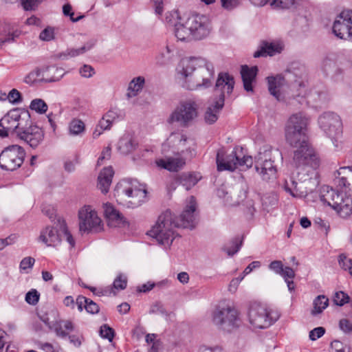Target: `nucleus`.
Instances as JSON below:
<instances>
[{
    "mask_svg": "<svg viewBox=\"0 0 352 352\" xmlns=\"http://www.w3.org/2000/svg\"><path fill=\"white\" fill-rule=\"evenodd\" d=\"M179 72L186 78V87L189 89L208 87L214 76L213 64L202 57L183 58L180 62Z\"/></svg>",
    "mask_w": 352,
    "mask_h": 352,
    "instance_id": "1",
    "label": "nucleus"
},
{
    "mask_svg": "<svg viewBox=\"0 0 352 352\" xmlns=\"http://www.w3.org/2000/svg\"><path fill=\"white\" fill-rule=\"evenodd\" d=\"M117 201L128 208H136L145 201L146 186L137 179L126 178L119 182L115 188Z\"/></svg>",
    "mask_w": 352,
    "mask_h": 352,
    "instance_id": "2",
    "label": "nucleus"
},
{
    "mask_svg": "<svg viewBox=\"0 0 352 352\" xmlns=\"http://www.w3.org/2000/svg\"><path fill=\"white\" fill-rule=\"evenodd\" d=\"M212 30L209 18L204 14H192L184 24L177 25L176 38L182 41L201 40L207 37Z\"/></svg>",
    "mask_w": 352,
    "mask_h": 352,
    "instance_id": "3",
    "label": "nucleus"
},
{
    "mask_svg": "<svg viewBox=\"0 0 352 352\" xmlns=\"http://www.w3.org/2000/svg\"><path fill=\"white\" fill-rule=\"evenodd\" d=\"M234 85V80L232 76L228 73L219 74L214 89L217 98L208 105L204 114V120L206 123L212 124L218 120L219 112L224 105L225 93L231 94Z\"/></svg>",
    "mask_w": 352,
    "mask_h": 352,
    "instance_id": "4",
    "label": "nucleus"
},
{
    "mask_svg": "<svg viewBox=\"0 0 352 352\" xmlns=\"http://www.w3.org/2000/svg\"><path fill=\"white\" fill-rule=\"evenodd\" d=\"M218 171H234L236 168L245 170L252 166L251 156L244 155L241 148L236 147L230 154L226 155L224 148L218 150L216 157Z\"/></svg>",
    "mask_w": 352,
    "mask_h": 352,
    "instance_id": "5",
    "label": "nucleus"
},
{
    "mask_svg": "<svg viewBox=\"0 0 352 352\" xmlns=\"http://www.w3.org/2000/svg\"><path fill=\"white\" fill-rule=\"evenodd\" d=\"M175 217L169 210H166L158 217L157 221L148 234L164 246H170L175 239Z\"/></svg>",
    "mask_w": 352,
    "mask_h": 352,
    "instance_id": "6",
    "label": "nucleus"
},
{
    "mask_svg": "<svg viewBox=\"0 0 352 352\" xmlns=\"http://www.w3.org/2000/svg\"><path fill=\"white\" fill-rule=\"evenodd\" d=\"M293 147V155L292 165L297 168L311 167L317 168L320 164V160L313 148L310 146L307 140H300Z\"/></svg>",
    "mask_w": 352,
    "mask_h": 352,
    "instance_id": "7",
    "label": "nucleus"
},
{
    "mask_svg": "<svg viewBox=\"0 0 352 352\" xmlns=\"http://www.w3.org/2000/svg\"><path fill=\"white\" fill-rule=\"evenodd\" d=\"M309 118L302 112L293 113L289 118L285 129V139L289 145H295L302 140H307L306 135Z\"/></svg>",
    "mask_w": 352,
    "mask_h": 352,
    "instance_id": "8",
    "label": "nucleus"
},
{
    "mask_svg": "<svg viewBox=\"0 0 352 352\" xmlns=\"http://www.w3.org/2000/svg\"><path fill=\"white\" fill-rule=\"evenodd\" d=\"M30 120V114L28 111L20 109H14L8 112L0 120V137L6 138L10 134L16 133L22 131L25 125L24 122Z\"/></svg>",
    "mask_w": 352,
    "mask_h": 352,
    "instance_id": "9",
    "label": "nucleus"
},
{
    "mask_svg": "<svg viewBox=\"0 0 352 352\" xmlns=\"http://www.w3.org/2000/svg\"><path fill=\"white\" fill-rule=\"evenodd\" d=\"M248 316L250 324L256 329L267 328L279 318L276 312L256 303L250 305Z\"/></svg>",
    "mask_w": 352,
    "mask_h": 352,
    "instance_id": "10",
    "label": "nucleus"
},
{
    "mask_svg": "<svg viewBox=\"0 0 352 352\" xmlns=\"http://www.w3.org/2000/svg\"><path fill=\"white\" fill-rule=\"evenodd\" d=\"M320 128L329 137L334 146L338 147V143L342 136V122L340 117L333 112H325L318 118Z\"/></svg>",
    "mask_w": 352,
    "mask_h": 352,
    "instance_id": "11",
    "label": "nucleus"
},
{
    "mask_svg": "<svg viewBox=\"0 0 352 352\" xmlns=\"http://www.w3.org/2000/svg\"><path fill=\"white\" fill-rule=\"evenodd\" d=\"M198 106L191 100L182 101L170 115L168 122H178L182 126H188L198 115Z\"/></svg>",
    "mask_w": 352,
    "mask_h": 352,
    "instance_id": "12",
    "label": "nucleus"
},
{
    "mask_svg": "<svg viewBox=\"0 0 352 352\" xmlns=\"http://www.w3.org/2000/svg\"><path fill=\"white\" fill-rule=\"evenodd\" d=\"M25 157L23 147L16 144L8 146L0 153V167L6 170H15L23 164Z\"/></svg>",
    "mask_w": 352,
    "mask_h": 352,
    "instance_id": "13",
    "label": "nucleus"
},
{
    "mask_svg": "<svg viewBox=\"0 0 352 352\" xmlns=\"http://www.w3.org/2000/svg\"><path fill=\"white\" fill-rule=\"evenodd\" d=\"M248 186L243 180H239L228 187H221L217 190V195L224 200L226 204L232 206L239 205L247 196Z\"/></svg>",
    "mask_w": 352,
    "mask_h": 352,
    "instance_id": "14",
    "label": "nucleus"
},
{
    "mask_svg": "<svg viewBox=\"0 0 352 352\" xmlns=\"http://www.w3.org/2000/svg\"><path fill=\"white\" fill-rule=\"evenodd\" d=\"M212 322L223 328L238 327L241 324L237 309L230 305L218 306L212 313Z\"/></svg>",
    "mask_w": 352,
    "mask_h": 352,
    "instance_id": "15",
    "label": "nucleus"
},
{
    "mask_svg": "<svg viewBox=\"0 0 352 352\" xmlns=\"http://www.w3.org/2000/svg\"><path fill=\"white\" fill-rule=\"evenodd\" d=\"M78 219L80 232H98L102 230V221L90 206H85L79 210Z\"/></svg>",
    "mask_w": 352,
    "mask_h": 352,
    "instance_id": "16",
    "label": "nucleus"
},
{
    "mask_svg": "<svg viewBox=\"0 0 352 352\" xmlns=\"http://www.w3.org/2000/svg\"><path fill=\"white\" fill-rule=\"evenodd\" d=\"M64 75L63 69L56 66H48L37 69L25 77V82H52L59 80Z\"/></svg>",
    "mask_w": 352,
    "mask_h": 352,
    "instance_id": "17",
    "label": "nucleus"
},
{
    "mask_svg": "<svg viewBox=\"0 0 352 352\" xmlns=\"http://www.w3.org/2000/svg\"><path fill=\"white\" fill-rule=\"evenodd\" d=\"M271 151L265 149L263 153L260 152L256 157L255 169L265 181L275 177L276 168L274 162L270 159Z\"/></svg>",
    "mask_w": 352,
    "mask_h": 352,
    "instance_id": "18",
    "label": "nucleus"
},
{
    "mask_svg": "<svg viewBox=\"0 0 352 352\" xmlns=\"http://www.w3.org/2000/svg\"><path fill=\"white\" fill-rule=\"evenodd\" d=\"M195 211V199L194 197H190L188 204L179 217L177 219H175V226L193 229L197 223Z\"/></svg>",
    "mask_w": 352,
    "mask_h": 352,
    "instance_id": "19",
    "label": "nucleus"
},
{
    "mask_svg": "<svg viewBox=\"0 0 352 352\" xmlns=\"http://www.w3.org/2000/svg\"><path fill=\"white\" fill-rule=\"evenodd\" d=\"M44 135L43 131L36 125L28 127L25 124L22 131H19L17 133V137L32 148H36L43 142Z\"/></svg>",
    "mask_w": 352,
    "mask_h": 352,
    "instance_id": "20",
    "label": "nucleus"
},
{
    "mask_svg": "<svg viewBox=\"0 0 352 352\" xmlns=\"http://www.w3.org/2000/svg\"><path fill=\"white\" fill-rule=\"evenodd\" d=\"M334 205H331L339 215L343 218L347 217L352 213V198L343 192H340L333 198Z\"/></svg>",
    "mask_w": 352,
    "mask_h": 352,
    "instance_id": "21",
    "label": "nucleus"
},
{
    "mask_svg": "<svg viewBox=\"0 0 352 352\" xmlns=\"http://www.w3.org/2000/svg\"><path fill=\"white\" fill-rule=\"evenodd\" d=\"M57 228L47 226L41 230L38 241L45 244L47 246L56 247L60 244L62 240V234Z\"/></svg>",
    "mask_w": 352,
    "mask_h": 352,
    "instance_id": "22",
    "label": "nucleus"
},
{
    "mask_svg": "<svg viewBox=\"0 0 352 352\" xmlns=\"http://www.w3.org/2000/svg\"><path fill=\"white\" fill-rule=\"evenodd\" d=\"M258 67L256 66L248 67L242 65L241 67V75L243 80V88L246 91H254L253 85L256 82Z\"/></svg>",
    "mask_w": 352,
    "mask_h": 352,
    "instance_id": "23",
    "label": "nucleus"
},
{
    "mask_svg": "<svg viewBox=\"0 0 352 352\" xmlns=\"http://www.w3.org/2000/svg\"><path fill=\"white\" fill-rule=\"evenodd\" d=\"M138 143L131 133L124 134L118 141V151L120 154L127 155L137 149Z\"/></svg>",
    "mask_w": 352,
    "mask_h": 352,
    "instance_id": "24",
    "label": "nucleus"
},
{
    "mask_svg": "<svg viewBox=\"0 0 352 352\" xmlns=\"http://www.w3.org/2000/svg\"><path fill=\"white\" fill-rule=\"evenodd\" d=\"M345 14L344 10L337 16L333 25V32L338 38L342 39L350 40V35L348 29V24L346 22Z\"/></svg>",
    "mask_w": 352,
    "mask_h": 352,
    "instance_id": "25",
    "label": "nucleus"
},
{
    "mask_svg": "<svg viewBox=\"0 0 352 352\" xmlns=\"http://www.w3.org/2000/svg\"><path fill=\"white\" fill-rule=\"evenodd\" d=\"M113 175L114 171L111 166L105 167L100 171L98 177V188L103 194L108 192Z\"/></svg>",
    "mask_w": 352,
    "mask_h": 352,
    "instance_id": "26",
    "label": "nucleus"
},
{
    "mask_svg": "<svg viewBox=\"0 0 352 352\" xmlns=\"http://www.w3.org/2000/svg\"><path fill=\"white\" fill-rule=\"evenodd\" d=\"M113 175L114 171L111 166L105 167L100 171L98 177V188L103 194L108 192Z\"/></svg>",
    "mask_w": 352,
    "mask_h": 352,
    "instance_id": "27",
    "label": "nucleus"
},
{
    "mask_svg": "<svg viewBox=\"0 0 352 352\" xmlns=\"http://www.w3.org/2000/svg\"><path fill=\"white\" fill-rule=\"evenodd\" d=\"M186 135L180 133H173L167 138L166 142L162 144V150L164 153L169 152L170 148L172 151L181 149V144L184 142Z\"/></svg>",
    "mask_w": 352,
    "mask_h": 352,
    "instance_id": "28",
    "label": "nucleus"
},
{
    "mask_svg": "<svg viewBox=\"0 0 352 352\" xmlns=\"http://www.w3.org/2000/svg\"><path fill=\"white\" fill-rule=\"evenodd\" d=\"M268 84V90L271 95L275 98L280 101L283 99L280 89L284 84L285 79L281 76H270L267 78Z\"/></svg>",
    "mask_w": 352,
    "mask_h": 352,
    "instance_id": "29",
    "label": "nucleus"
},
{
    "mask_svg": "<svg viewBox=\"0 0 352 352\" xmlns=\"http://www.w3.org/2000/svg\"><path fill=\"white\" fill-rule=\"evenodd\" d=\"M185 163V160L183 157H168L167 159H160L156 162L157 166L169 171H178L184 166Z\"/></svg>",
    "mask_w": 352,
    "mask_h": 352,
    "instance_id": "30",
    "label": "nucleus"
},
{
    "mask_svg": "<svg viewBox=\"0 0 352 352\" xmlns=\"http://www.w3.org/2000/svg\"><path fill=\"white\" fill-rule=\"evenodd\" d=\"M199 179V176L191 173H183L177 175L175 178V183L178 185H182L187 190L194 186Z\"/></svg>",
    "mask_w": 352,
    "mask_h": 352,
    "instance_id": "31",
    "label": "nucleus"
},
{
    "mask_svg": "<svg viewBox=\"0 0 352 352\" xmlns=\"http://www.w3.org/2000/svg\"><path fill=\"white\" fill-rule=\"evenodd\" d=\"M269 269L273 271L275 274L280 275L283 278L287 277H295V270L290 267H284L281 261H272L269 266Z\"/></svg>",
    "mask_w": 352,
    "mask_h": 352,
    "instance_id": "32",
    "label": "nucleus"
},
{
    "mask_svg": "<svg viewBox=\"0 0 352 352\" xmlns=\"http://www.w3.org/2000/svg\"><path fill=\"white\" fill-rule=\"evenodd\" d=\"M283 186L285 191L294 197L301 198L307 195V192L302 190L300 186H298V182L292 176L285 179Z\"/></svg>",
    "mask_w": 352,
    "mask_h": 352,
    "instance_id": "33",
    "label": "nucleus"
},
{
    "mask_svg": "<svg viewBox=\"0 0 352 352\" xmlns=\"http://www.w3.org/2000/svg\"><path fill=\"white\" fill-rule=\"evenodd\" d=\"M145 85V78L143 76L133 78L129 82L128 87L127 97L133 98L138 95Z\"/></svg>",
    "mask_w": 352,
    "mask_h": 352,
    "instance_id": "34",
    "label": "nucleus"
},
{
    "mask_svg": "<svg viewBox=\"0 0 352 352\" xmlns=\"http://www.w3.org/2000/svg\"><path fill=\"white\" fill-rule=\"evenodd\" d=\"M94 45V43L89 42L85 43L82 47L78 49H67L65 52L59 54L58 58L62 60H67L69 58L83 54L86 52L90 50L93 47Z\"/></svg>",
    "mask_w": 352,
    "mask_h": 352,
    "instance_id": "35",
    "label": "nucleus"
},
{
    "mask_svg": "<svg viewBox=\"0 0 352 352\" xmlns=\"http://www.w3.org/2000/svg\"><path fill=\"white\" fill-rule=\"evenodd\" d=\"M281 47L278 44L273 43H264L261 49L254 52V56L258 58L261 56H273L276 52H280Z\"/></svg>",
    "mask_w": 352,
    "mask_h": 352,
    "instance_id": "36",
    "label": "nucleus"
},
{
    "mask_svg": "<svg viewBox=\"0 0 352 352\" xmlns=\"http://www.w3.org/2000/svg\"><path fill=\"white\" fill-rule=\"evenodd\" d=\"M56 335L61 338H65L68 336V333L66 331H72L74 329V325L70 320H62L56 322L52 327Z\"/></svg>",
    "mask_w": 352,
    "mask_h": 352,
    "instance_id": "37",
    "label": "nucleus"
},
{
    "mask_svg": "<svg viewBox=\"0 0 352 352\" xmlns=\"http://www.w3.org/2000/svg\"><path fill=\"white\" fill-rule=\"evenodd\" d=\"M186 19L182 18L177 10H173L166 13L165 21L166 23L174 26V33L176 36L177 25L184 24Z\"/></svg>",
    "mask_w": 352,
    "mask_h": 352,
    "instance_id": "38",
    "label": "nucleus"
},
{
    "mask_svg": "<svg viewBox=\"0 0 352 352\" xmlns=\"http://www.w3.org/2000/svg\"><path fill=\"white\" fill-rule=\"evenodd\" d=\"M329 305V299L324 295L318 296L313 302V309L311 313L313 316L321 314Z\"/></svg>",
    "mask_w": 352,
    "mask_h": 352,
    "instance_id": "39",
    "label": "nucleus"
},
{
    "mask_svg": "<svg viewBox=\"0 0 352 352\" xmlns=\"http://www.w3.org/2000/svg\"><path fill=\"white\" fill-rule=\"evenodd\" d=\"M192 143L188 142V138L186 136L184 138V142L181 144L182 148L177 149V151H171V152L174 155L184 156L186 157H192L195 155V148L192 146Z\"/></svg>",
    "mask_w": 352,
    "mask_h": 352,
    "instance_id": "40",
    "label": "nucleus"
},
{
    "mask_svg": "<svg viewBox=\"0 0 352 352\" xmlns=\"http://www.w3.org/2000/svg\"><path fill=\"white\" fill-rule=\"evenodd\" d=\"M337 186L340 187L344 194L352 193V174L350 173L349 176L338 177L336 179Z\"/></svg>",
    "mask_w": 352,
    "mask_h": 352,
    "instance_id": "41",
    "label": "nucleus"
},
{
    "mask_svg": "<svg viewBox=\"0 0 352 352\" xmlns=\"http://www.w3.org/2000/svg\"><path fill=\"white\" fill-rule=\"evenodd\" d=\"M339 191L333 188H329L328 186L323 188L320 195V200L327 204L328 206L334 205L333 198L338 193Z\"/></svg>",
    "mask_w": 352,
    "mask_h": 352,
    "instance_id": "42",
    "label": "nucleus"
},
{
    "mask_svg": "<svg viewBox=\"0 0 352 352\" xmlns=\"http://www.w3.org/2000/svg\"><path fill=\"white\" fill-rule=\"evenodd\" d=\"M85 126L84 122L78 119L72 120L69 124V132L72 135H79L84 133Z\"/></svg>",
    "mask_w": 352,
    "mask_h": 352,
    "instance_id": "43",
    "label": "nucleus"
},
{
    "mask_svg": "<svg viewBox=\"0 0 352 352\" xmlns=\"http://www.w3.org/2000/svg\"><path fill=\"white\" fill-rule=\"evenodd\" d=\"M241 245L242 241L239 238H235L230 244L224 246L223 250L226 252L228 255L233 256L240 250Z\"/></svg>",
    "mask_w": 352,
    "mask_h": 352,
    "instance_id": "44",
    "label": "nucleus"
},
{
    "mask_svg": "<svg viewBox=\"0 0 352 352\" xmlns=\"http://www.w3.org/2000/svg\"><path fill=\"white\" fill-rule=\"evenodd\" d=\"M30 108L38 113H44L47 111V104L45 101L40 98L34 99L32 100Z\"/></svg>",
    "mask_w": 352,
    "mask_h": 352,
    "instance_id": "45",
    "label": "nucleus"
},
{
    "mask_svg": "<svg viewBox=\"0 0 352 352\" xmlns=\"http://www.w3.org/2000/svg\"><path fill=\"white\" fill-rule=\"evenodd\" d=\"M173 52V47L166 45L159 54L156 56V60L159 64H164L168 60Z\"/></svg>",
    "mask_w": 352,
    "mask_h": 352,
    "instance_id": "46",
    "label": "nucleus"
},
{
    "mask_svg": "<svg viewBox=\"0 0 352 352\" xmlns=\"http://www.w3.org/2000/svg\"><path fill=\"white\" fill-rule=\"evenodd\" d=\"M58 222L60 226L62 238L65 237L67 243L71 245V247H74L75 245V241L72 235L68 231L65 222L64 221H60V219L58 220Z\"/></svg>",
    "mask_w": 352,
    "mask_h": 352,
    "instance_id": "47",
    "label": "nucleus"
},
{
    "mask_svg": "<svg viewBox=\"0 0 352 352\" xmlns=\"http://www.w3.org/2000/svg\"><path fill=\"white\" fill-rule=\"evenodd\" d=\"M297 0H273L270 6L274 8L289 9L294 6Z\"/></svg>",
    "mask_w": 352,
    "mask_h": 352,
    "instance_id": "48",
    "label": "nucleus"
},
{
    "mask_svg": "<svg viewBox=\"0 0 352 352\" xmlns=\"http://www.w3.org/2000/svg\"><path fill=\"white\" fill-rule=\"evenodd\" d=\"M107 220L108 224L113 227L120 226L125 222L123 216L118 210L109 217Z\"/></svg>",
    "mask_w": 352,
    "mask_h": 352,
    "instance_id": "49",
    "label": "nucleus"
},
{
    "mask_svg": "<svg viewBox=\"0 0 352 352\" xmlns=\"http://www.w3.org/2000/svg\"><path fill=\"white\" fill-rule=\"evenodd\" d=\"M40 298V294L35 289H32L26 295L25 300L27 303L32 305H35L38 303Z\"/></svg>",
    "mask_w": 352,
    "mask_h": 352,
    "instance_id": "50",
    "label": "nucleus"
},
{
    "mask_svg": "<svg viewBox=\"0 0 352 352\" xmlns=\"http://www.w3.org/2000/svg\"><path fill=\"white\" fill-rule=\"evenodd\" d=\"M339 265L345 271H348L352 275V259L344 255H340L339 257Z\"/></svg>",
    "mask_w": 352,
    "mask_h": 352,
    "instance_id": "51",
    "label": "nucleus"
},
{
    "mask_svg": "<svg viewBox=\"0 0 352 352\" xmlns=\"http://www.w3.org/2000/svg\"><path fill=\"white\" fill-rule=\"evenodd\" d=\"M100 335L102 338L111 342L114 337V330L107 324H103L100 327Z\"/></svg>",
    "mask_w": 352,
    "mask_h": 352,
    "instance_id": "52",
    "label": "nucleus"
},
{
    "mask_svg": "<svg viewBox=\"0 0 352 352\" xmlns=\"http://www.w3.org/2000/svg\"><path fill=\"white\" fill-rule=\"evenodd\" d=\"M349 296L343 292H338L333 296V302L336 305L342 306L348 302Z\"/></svg>",
    "mask_w": 352,
    "mask_h": 352,
    "instance_id": "53",
    "label": "nucleus"
},
{
    "mask_svg": "<svg viewBox=\"0 0 352 352\" xmlns=\"http://www.w3.org/2000/svg\"><path fill=\"white\" fill-rule=\"evenodd\" d=\"M35 263V259L31 256L23 258L20 263L19 268L21 272H27L28 270L32 269Z\"/></svg>",
    "mask_w": 352,
    "mask_h": 352,
    "instance_id": "54",
    "label": "nucleus"
},
{
    "mask_svg": "<svg viewBox=\"0 0 352 352\" xmlns=\"http://www.w3.org/2000/svg\"><path fill=\"white\" fill-rule=\"evenodd\" d=\"M39 38L42 41H50L54 38V28L47 27L40 33Z\"/></svg>",
    "mask_w": 352,
    "mask_h": 352,
    "instance_id": "55",
    "label": "nucleus"
},
{
    "mask_svg": "<svg viewBox=\"0 0 352 352\" xmlns=\"http://www.w3.org/2000/svg\"><path fill=\"white\" fill-rule=\"evenodd\" d=\"M7 98L12 104H19L22 101L21 93L16 89H12L9 92Z\"/></svg>",
    "mask_w": 352,
    "mask_h": 352,
    "instance_id": "56",
    "label": "nucleus"
},
{
    "mask_svg": "<svg viewBox=\"0 0 352 352\" xmlns=\"http://www.w3.org/2000/svg\"><path fill=\"white\" fill-rule=\"evenodd\" d=\"M126 277L122 274L118 275L113 283V287L116 289H124L126 287Z\"/></svg>",
    "mask_w": 352,
    "mask_h": 352,
    "instance_id": "57",
    "label": "nucleus"
},
{
    "mask_svg": "<svg viewBox=\"0 0 352 352\" xmlns=\"http://www.w3.org/2000/svg\"><path fill=\"white\" fill-rule=\"evenodd\" d=\"M103 116L112 123L122 118L120 111L116 109H110Z\"/></svg>",
    "mask_w": 352,
    "mask_h": 352,
    "instance_id": "58",
    "label": "nucleus"
},
{
    "mask_svg": "<svg viewBox=\"0 0 352 352\" xmlns=\"http://www.w3.org/2000/svg\"><path fill=\"white\" fill-rule=\"evenodd\" d=\"M72 8L71 5L69 4H65L63 7V12L64 15L69 16L70 17V20L72 22H77L80 21L81 19L84 17V15H80L78 17L74 18V13L72 11Z\"/></svg>",
    "mask_w": 352,
    "mask_h": 352,
    "instance_id": "59",
    "label": "nucleus"
},
{
    "mask_svg": "<svg viewBox=\"0 0 352 352\" xmlns=\"http://www.w3.org/2000/svg\"><path fill=\"white\" fill-rule=\"evenodd\" d=\"M111 155V148L110 146H108L102 150L101 152V155L98 159L97 166H101L103 164L104 160H108L110 159Z\"/></svg>",
    "mask_w": 352,
    "mask_h": 352,
    "instance_id": "60",
    "label": "nucleus"
},
{
    "mask_svg": "<svg viewBox=\"0 0 352 352\" xmlns=\"http://www.w3.org/2000/svg\"><path fill=\"white\" fill-rule=\"evenodd\" d=\"M325 333V329L322 327L314 328L309 332V339L312 341H315L317 339L321 338Z\"/></svg>",
    "mask_w": 352,
    "mask_h": 352,
    "instance_id": "61",
    "label": "nucleus"
},
{
    "mask_svg": "<svg viewBox=\"0 0 352 352\" xmlns=\"http://www.w3.org/2000/svg\"><path fill=\"white\" fill-rule=\"evenodd\" d=\"M85 309L87 313L91 314H98L100 311L99 306L89 298H87V302H86Z\"/></svg>",
    "mask_w": 352,
    "mask_h": 352,
    "instance_id": "62",
    "label": "nucleus"
},
{
    "mask_svg": "<svg viewBox=\"0 0 352 352\" xmlns=\"http://www.w3.org/2000/svg\"><path fill=\"white\" fill-rule=\"evenodd\" d=\"M80 74L84 78H91L94 74V69L89 65H84L79 69Z\"/></svg>",
    "mask_w": 352,
    "mask_h": 352,
    "instance_id": "63",
    "label": "nucleus"
},
{
    "mask_svg": "<svg viewBox=\"0 0 352 352\" xmlns=\"http://www.w3.org/2000/svg\"><path fill=\"white\" fill-rule=\"evenodd\" d=\"M340 328L344 333H351L352 332V322L349 320L348 319H342L339 322Z\"/></svg>",
    "mask_w": 352,
    "mask_h": 352,
    "instance_id": "64",
    "label": "nucleus"
}]
</instances>
